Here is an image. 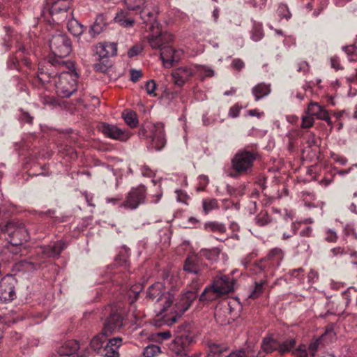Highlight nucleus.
Segmentation results:
<instances>
[{
  "instance_id": "nucleus-1",
  "label": "nucleus",
  "mask_w": 357,
  "mask_h": 357,
  "mask_svg": "<svg viewBox=\"0 0 357 357\" xmlns=\"http://www.w3.org/2000/svg\"><path fill=\"white\" fill-rule=\"evenodd\" d=\"M78 74L70 60L50 57L39 63L37 77L42 84L54 82L56 93L69 98L77 91Z\"/></svg>"
},
{
  "instance_id": "nucleus-2",
  "label": "nucleus",
  "mask_w": 357,
  "mask_h": 357,
  "mask_svg": "<svg viewBox=\"0 0 357 357\" xmlns=\"http://www.w3.org/2000/svg\"><path fill=\"white\" fill-rule=\"evenodd\" d=\"M103 315L105 321L102 331L106 335H112L124 325L125 310L120 303L106 306L103 310Z\"/></svg>"
},
{
  "instance_id": "nucleus-3",
  "label": "nucleus",
  "mask_w": 357,
  "mask_h": 357,
  "mask_svg": "<svg viewBox=\"0 0 357 357\" xmlns=\"http://www.w3.org/2000/svg\"><path fill=\"white\" fill-rule=\"evenodd\" d=\"M174 339L169 345V351L176 357H188L194 335L188 324L181 325L175 331Z\"/></svg>"
},
{
  "instance_id": "nucleus-4",
  "label": "nucleus",
  "mask_w": 357,
  "mask_h": 357,
  "mask_svg": "<svg viewBox=\"0 0 357 357\" xmlns=\"http://www.w3.org/2000/svg\"><path fill=\"white\" fill-rule=\"evenodd\" d=\"M0 228L2 233L7 234L6 241L15 247L16 250L18 249V246L22 245L24 242L28 241L30 238L28 229L19 220H10L5 225H0ZM13 252L15 254L17 253V250H13Z\"/></svg>"
},
{
  "instance_id": "nucleus-5",
  "label": "nucleus",
  "mask_w": 357,
  "mask_h": 357,
  "mask_svg": "<svg viewBox=\"0 0 357 357\" xmlns=\"http://www.w3.org/2000/svg\"><path fill=\"white\" fill-rule=\"evenodd\" d=\"M66 248L67 243L63 240L56 241L47 245L40 246L37 253L38 262L24 260L21 261V264L27 270H37L42 267L45 259L59 257Z\"/></svg>"
},
{
  "instance_id": "nucleus-6",
  "label": "nucleus",
  "mask_w": 357,
  "mask_h": 357,
  "mask_svg": "<svg viewBox=\"0 0 357 357\" xmlns=\"http://www.w3.org/2000/svg\"><path fill=\"white\" fill-rule=\"evenodd\" d=\"M129 10H139L140 18L144 24H151V29L158 25L157 6L149 0H124Z\"/></svg>"
},
{
  "instance_id": "nucleus-7",
  "label": "nucleus",
  "mask_w": 357,
  "mask_h": 357,
  "mask_svg": "<svg viewBox=\"0 0 357 357\" xmlns=\"http://www.w3.org/2000/svg\"><path fill=\"white\" fill-rule=\"evenodd\" d=\"M259 154L256 148L245 147L239 149L231 159V167L237 174H247L259 158Z\"/></svg>"
},
{
  "instance_id": "nucleus-8",
  "label": "nucleus",
  "mask_w": 357,
  "mask_h": 357,
  "mask_svg": "<svg viewBox=\"0 0 357 357\" xmlns=\"http://www.w3.org/2000/svg\"><path fill=\"white\" fill-rule=\"evenodd\" d=\"M200 282H194L190 284L189 289L181 294L176 301L174 305V312L176 315L172 316L169 320H165L166 324L169 325L176 321L177 317H181L185 312H186L192 305V303L197 299L198 296V291L200 289Z\"/></svg>"
},
{
  "instance_id": "nucleus-9",
  "label": "nucleus",
  "mask_w": 357,
  "mask_h": 357,
  "mask_svg": "<svg viewBox=\"0 0 357 357\" xmlns=\"http://www.w3.org/2000/svg\"><path fill=\"white\" fill-rule=\"evenodd\" d=\"M234 280L229 275H222L216 278L211 287H206L200 294V302L213 301L216 296L227 294L234 291Z\"/></svg>"
},
{
  "instance_id": "nucleus-10",
  "label": "nucleus",
  "mask_w": 357,
  "mask_h": 357,
  "mask_svg": "<svg viewBox=\"0 0 357 357\" xmlns=\"http://www.w3.org/2000/svg\"><path fill=\"white\" fill-rule=\"evenodd\" d=\"M49 42L52 54L49 55L46 61L50 57L63 59V58L68 56L72 51V42L62 31H57L52 35Z\"/></svg>"
},
{
  "instance_id": "nucleus-11",
  "label": "nucleus",
  "mask_w": 357,
  "mask_h": 357,
  "mask_svg": "<svg viewBox=\"0 0 357 357\" xmlns=\"http://www.w3.org/2000/svg\"><path fill=\"white\" fill-rule=\"evenodd\" d=\"M183 271L187 273L195 275V278L192 279L191 284L194 282H199L201 287L207 277L208 266L203 262L200 256L192 255L188 256L185 259Z\"/></svg>"
},
{
  "instance_id": "nucleus-12",
  "label": "nucleus",
  "mask_w": 357,
  "mask_h": 357,
  "mask_svg": "<svg viewBox=\"0 0 357 357\" xmlns=\"http://www.w3.org/2000/svg\"><path fill=\"white\" fill-rule=\"evenodd\" d=\"M146 297L151 300H156L157 303L162 306L161 310L166 311L172 304L173 296L165 291L162 282H155L150 286L146 292Z\"/></svg>"
},
{
  "instance_id": "nucleus-13",
  "label": "nucleus",
  "mask_w": 357,
  "mask_h": 357,
  "mask_svg": "<svg viewBox=\"0 0 357 357\" xmlns=\"http://www.w3.org/2000/svg\"><path fill=\"white\" fill-rule=\"evenodd\" d=\"M146 25H150L149 29L151 31V33L149 34L146 36V40L150 45V47L153 50H161L167 45H169L174 40V36L169 32L162 31L159 29L160 23L158 22V25L155 24V27L151 28V24H146Z\"/></svg>"
},
{
  "instance_id": "nucleus-14",
  "label": "nucleus",
  "mask_w": 357,
  "mask_h": 357,
  "mask_svg": "<svg viewBox=\"0 0 357 357\" xmlns=\"http://www.w3.org/2000/svg\"><path fill=\"white\" fill-rule=\"evenodd\" d=\"M32 52L31 48L26 47L24 45L18 43L15 54L10 55L7 60V68L10 70L15 69L20 72V60L29 69H32V62L29 56Z\"/></svg>"
},
{
  "instance_id": "nucleus-15",
  "label": "nucleus",
  "mask_w": 357,
  "mask_h": 357,
  "mask_svg": "<svg viewBox=\"0 0 357 357\" xmlns=\"http://www.w3.org/2000/svg\"><path fill=\"white\" fill-rule=\"evenodd\" d=\"M146 188L144 185H139L136 188H132L128 193L126 200L120 206L128 210H135L140 204L144 203L146 199Z\"/></svg>"
},
{
  "instance_id": "nucleus-16",
  "label": "nucleus",
  "mask_w": 357,
  "mask_h": 357,
  "mask_svg": "<svg viewBox=\"0 0 357 357\" xmlns=\"http://www.w3.org/2000/svg\"><path fill=\"white\" fill-rule=\"evenodd\" d=\"M149 130L151 132V135H147L146 134V128H142L139 131V134L140 136L151 137V146L152 148L157 151L161 150L166 143L163 126L160 123L153 125L149 128Z\"/></svg>"
},
{
  "instance_id": "nucleus-17",
  "label": "nucleus",
  "mask_w": 357,
  "mask_h": 357,
  "mask_svg": "<svg viewBox=\"0 0 357 357\" xmlns=\"http://www.w3.org/2000/svg\"><path fill=\"white\" fill-rule=\"evenodd\" d=\"M98 130L101 132L105 137L121 142H126L130 137L128 130L121 129L116 125L107 123H101L98 126Z\"/></svg>"
},
{
  "instance_id": "nucleus-18",
  "label": "nucleus",
  "mask_w": 357,
  "mask_h": 357,
  "mask_svg": "<svg viewBox=\"0 0 357 357\" xmlns=\"http://www.w3.org/2000/svg\"><path fill=\"white\" fill-rule=\"evenodd\" d=\"M17 283L13 275H6L0 280V301L6 303L15 298V286Z\"/></svg>"
},
{
  "instance_id": "nucleus-19",
  "label": "nucleus",
  "mask_w": 357,
  "mask_h": 357,
  "mask_svg": "<svg viewBox=\"0 0 357 357\" xmlns=\"http://www.w3.org/2000/svg\"><path fill=\"white\" fill-rule=\"evenodd\" d=\"M108 24L106 15L103 14H98L94 22L90 26L88 34L85 40L90 43L95 39L99 34L103 32Z\"/></svg>"
},
{
  "instance_id": "nucleus-20",
  "label": "nucleus",
  "mask_w": 357,
  "mask_h": 357,
  "mask_svg": "<svg viewBox=\"0 0 357 357\" xmlns=\"http://www.w3.org/2000/svg\"><path fill=\"white\" fill-rule=\"evenodd\" d=\"M107 342L100 351V355L104 357H119V349L122 345V338L116 337L107 339Z\"/></svg>"
},
{
  "instance_id": "nucleus-21",
  "label": "nucleus",
  "mask_w": 357,
  "mask_h": 357,
  "mask_svg": "<svg viewBox=\"0 0 357 357\" xmlns=\"http://www.w3.org/2000/svg\"><path fill=\"white\" fill-rule=\"evenodd\" d=\"M194 74L195 70L192 68L184 66L174 70L172 76L175 84L182 86Z\"/></svg>"
},
{
  "instance_id": "nucleus-22",
  "label": "nucleus",
  "mask_w": 357,
  "mask_h": 357,
  "mask_svg": "<svg viewBox=\"0 0 357 357\" xmlns=\"http://www.w3.org/2000/svg\"><path fill=\"white\" fill-rule=\"evenodd\" d=\"M307 114L315 116L318 119L325 121L328 125H331V119L325 108L317 102H311L307 109Z\"/></svg>"
},
{
  "instance_id": "nucleus-23",
  "label": "nucleus",
  "mask_w": 357,
  "mask_h": 357,
  "mask_svg": "<svg viewBox=\"0 0 357 357\" xmlns=\"http://www.w3.org/2000/svg\"><path fill=\"white\" fill-rule=\"evenodd\" d=\"M70 0H47L46 6L51 15L67 13L70 9Z\"/></svg>"
},
{
  "instance_id": "nucleus-24",
  "label": "nucleus",
  "mask_w": 357,
  "mask_h": 357,
  "mask_svg": "<svg viewBox=\"0 0 357 357\" xmlns=\"http://www.w3.org/2000/svg\"><path fill=\"white\" fill-rule=\"evenodd\" d=\"M117 53V45L115 43L104 42L96 46V54L100 59L115 56Z\"/></svg>"
},
{
  "instance_id": "nucleus-25",
  "label": "nucleus",
  "mask_w": 357,
  "mask_h": 357,
  "mask_svg": "<svg viewBox=\"0 0 357 357\" xmlns=\"http://www.w3.org/2000/svg\"><path fill=\"white\" fill-rule=\"evenodd\" d=\"M284 256V251L280 248L271 249L267 255L264 258L268 267H278L280 265Z\"/></svg>"
},
{
  "instance_id": "nucleus-26",
  "label": "nucleus",
  "mask_w": 357,
  "mask_h": 357,
  "mask_svg": "<svg viewBox=\"0 0 357 357\" xmlns=\"http://www.w3.org/2000/svg\"><path fill=\"white\" fill-rule=\"evenodd\" d=\"M79 344L75 340H70L64 342L57 350L59 356H71L77 354Z\"/></svg>"
},
{
  "instance_id": "nucleus-27",
  "label": "nucleus",
  "mask_w": 357,
  "mask_h": 357,
  "mask_svg": "<svg viewBox=\"0 0 357 357\" xmlns=\"http://www.w3.org/2000/svg\"><path fill=\"white\" fill-rule=\"evenodd\" d=\"M271 91V85L264 82L257 84L252 89V93L255 96L256 101H258L264 97L268 96Z\"/></svg>"
},
{
  "instance_id": "nucleus-28",
  "label": "nucleus",
  "mask_w": 357,
  "mask_h": 357,
  "mask_svg": "<svg viewBox=\"0 0 357 357\" xmlns=\"http://www.w3.org/2000/svg\"><path fill=\"white\" fill-rule=\"evenodd\" d=\"M67 27L68 31L75 37L80 36L86 29V26L73 17L68 20Z\"/></svg>"
},
{
  "instance_id": "nucleus-29",
  "label": "nucleus",
  "mask_w": 357,
  "mask_h": 357,
  "mask_svg": "<svg viewBox=\"0 0 357 357\" xmlns=\"http://www.w3.org/2000/svg\"><path fill=\"white\" fill-rule=\"evenodd\" d=\"M109 335L103 334V331L101 333L96 335L91 341V347L96 351L98 354H100V351L104 348L103 344L107 340Z\"/></svg>"
},
{
  "instance_id": "nucleus-30",
  "label": "nucleus",
  "mask_w": 357,
  "mask_h": 357,
  "mask_svg": "<svg viewBox=\"0 0 357 357\" xmlns=\"http://www.w3.org/2000/svg\"><path fill=\"white\" fill-rule=\"evenodd\" d=\"M130 249L123 245L121 248L119 254L115 258V263L126 268L128 266V259L130 257Z\"/></svg>"
},
{
  "instance_id": "nucleus-31",
  "label": "nucleus",
  "mask_w": 357,
  "mask_h": 357,
  "mask_svg": "<svg viewBox=\"0 0 357 357\" xmlns=\"http://www.w3.org/2000/svg\"><path fill=\"white\" fill-rule=\"evenodd\" d=\"M279 342L272 337H265L263 339L261 348L265 354H270L278 350Z\"/></svg>"
},
{
  "instance_id": "nucleus-32",
  "label": "nucleus",
  "mask_w": 357,
  "mask_h": 357,
  "mask_svg": "<svg viewBox=\"0 0 357 357\" xmlns=\"http://www.w3.org/2000/svg\"><path fill=\"white\" fill-rule=\"evenodd\" d=\"M174 54V49L167 45L162 50H160V59L163 62V64L166 67L172 66L171 59H172V55Z\"/></svg>"
},
{
  "instance_id": "nucleus-33",
  "label": "nucleus",
  "mask_w": 357,
  "mask_h": 357,
  "mask_svg": "<svg viewBox=\"0 0 357 357\" xmlns=\"http://www.w3.org/2000/svg\"><path fill=\"white\" fill-rule=\"evenodd\" d=\"M122 117L130 128H134L138 126V119L135 112L126 110L123 112Z\"/></svg>"
},
{
  "instance_id": "nucleus-34",
  "label": "nucleus",
  "mask_w": 357,
  "mask_h": 357,
  "mask_svg": "<svg viewBox=\"0 0 357 357\" xmlns=\"http://www.w3.org/2000/svg\"><path fill=\"white\" fill-rule=\"evenodd\" d=\"M263 37L264 31L262 24L261 23L254 22L251 31V39L255 42H257L262 39Z\"/></svg>"
},
{
  "instance_id": "nucleus-35",
  "label": "nucleus",
  "mask_w": 357,
  "mask_h": 357,
  "mask_svg": "<svg viewBox=\"0 0 357 357\" xmlns=\"http://www.w3.org/2000/svg\"><path fill=\"white\" fill-rule=\"evenodd\" d=\"M204 229L207 231L225 233L226 227L225 225L218 222H208L204 224Z\"/></svg>"
},
{
  "instance_id": "nucleus-36",
  "label": "nucleus",
  "mask_w": 357,
  "mask_h": 357,
  "mask_svg": "<svg viewBox=\"0 0 357 357\" xmlns=\"http://www.w3.org/2000/svg\"><path fill=\"white\" fill-rule=\"evenodd\" d=\"M269 268L266 262V259L262 258L259 261H256L248 269L253 273L259 274L261 272H266Z\"/></svg>"
},
{
  "instance_id": "nucleus-37",
  "label": "nucleus",
  "mask_w": 357,
  "mask_h": 357,
  "mask_svg": "<svg viewBox=\"0 0 357 357\" xmlns=\"http://www.w3.org/2000/svg\"><path fill=\"white\" fill-rule=\"evenodd\" d=\"M296 346V340L294 339H287L282 342H279V347L278 351L283 354L289 352Z\"/></svg>"
},
{
  "instance_id": "nucleus-38",
  "label": "nucleus",
  "mask_w": 357,
  "mask_h": 357,
  "mask_svg": "<svg viewBox=\"0 0 357 357\" xmlns=\"http://www.w3.org/2000/svg\"><path fill=\"white\" fill-rule=\"evenodd\" d=\"M203 210L206 214L214 209L218 208V203L215 199H205L202 201Z\"/></svg>"
},
{
  "instance_id": "nucleus-39",
  "label": "nucleus",
  "mask_w": 357,
  "mask_h": 357,
  "mask_svg": "<svg viewBox=\"0 0 357 357\" xmlns=\"http://www.w3.org/2000/svg\"><path fill=\"white\" fill-rule=\"evenodd\" d=\"M197 255L200 256L202 259L204 257L208 260L213 261L218 258V252L215 249H202Z\"/></svg>"
},
{
  "instance_id": "nucleus-40",
  "label": "nucleus",
  "mask_w": 357,
  "mask_h": 357,
  "mask_svg": "<svg viewBox=\"0 0 357 357\" xmlns=\"http://www.w3.org/2000/svg\"><path fill=\"white\" fill-rule=\"evenodd\" d=\"M142 287L139 285L132 287L127 293V296L130 304L133 303L139 296Z\"/></svg>"
},
{
  "instance_id": "nucleus-41",
  "label": "nucleus",
  "mask_w": 357,
  "mask_h": 357,
  "mask_svg": "<svg viewBox=\"0 0 357 357\" xmlns=\"http://www.w3.org/2000/svg\"><path fill=\"white\" fill-rule=\"evenodd\" d=\"M160 353V347L155 344H149L144 348L143 355L144 357H154Z\"/></svg>"
},
{
  "instance_id": "nucleus-42",
  "label": "nucleus",
  "mask_w": 357,
  "mask_h": 357,
  "mask_svg": "<svg viewBox=\"0 0 357 357\" xmlns=\"http://www.w3.org/2000/svg\"><path fill=\"white\" fill-rule=\"evenodd\" d=\"M255 223L259 227H264L271 222V218L266 212L261 213L255 218Z\"/></svg>"
},
{
  "instance_id": "nucleus-43",
  "label": "nucleus",
  "mask_w": 357,
  "mask_h": 357,
  "mask_svg": "<svg viewBox=\"0 0 357 357\" xmlns=\"http://www.w3.org/2000/svg\"><path fill=\"white\" fill-rule=\"evenodd\" d=\"M278 15L282 18H285L287 20L291 17V14L287 4L280 3L277 10Z\"/></svg>"
},
{
  "instance_id": "nucleus-44",
  "label": "nucleus",
  "mask_w": 357,
  "mask_h": 357,
  "mask_svg": "<svg viewBox=\"0 0 357 357\" xmlns=\"http://www.w3.org/2000/svg\"><path fill=\"white\" fill-rule=\"evenodd\" d=\"M264 281H260L259 282H255V286L253 290L250 292L249 297L253 299L258 298L264 289Z\"/></svg>"
},
{
  "instance_id": "nucleus-45",
  "label": "nucleus",
  "mask_w": 357,
  "mask_h": 357,
  "mask_svg": "<svg viewBox=\"0 0 357 357\" xmlns=\"http://www.w3.org/2000/svg\"><path fill=\"white\" fill-rule=\"evenodd\" d=\"M224 349L218 344L210 346L206 357H222Z\"/></svg>"
},
{
  "instance_id": "nucleus-46",
  "label": "nucleus",
  "mask_w": 357,
  "mask_h": 357,
  "mask_svg": "<svg viewBox=\"0 0 357 357\" xmlns=\"http://www.w3.org/2000/svg\"><path fill=\"white\" fill-rule=\"evenodd\" d=\"M330 252H331V256L332 257H341L347 254L350 255V253H351L349 252L348 249H346L345 248L340 247V246L332 248L330 250Z\"/></svg>"
},
{
  "instance_id": "nucleus-47",
  "label": "nucleus",
  "mask_w": 357,
  "mask_h": 357,
  "mask_svg": "<svg viewBox=\"0 0 357 357\" xmlns=\"http://www.w3.org/2000/svg\"><path fill=\"white\" fill-rule=\"evenodd\" d=\"M40 100L43 105L50 107H54L59 104L57 100L54 96H41Z\"/></svg>"
},
{
  "instance_id": "nucleus-48",
  "label": "nucleus",
  "mask_w": 357,
  "mask_h": 357,
  "mask_svg": "<svg viewBox=\"0 0 357 357\" xmlns=\"http://www.w3.org/2000/svg\"><path fill=\"white\" fill-rule=\"evenodd\" d=\"M197 71L199 73L200 75L204 77H211L214 75L213 70L203 66H196Z\"/></svg>"
},
{
  "instance_id": "nucleus-49",
  "label": "nucleus",
  "mask_w": 357,
  "mask_h": 357,
  "mask_svg": "<svg viewBox=\"0 0 357 357\" xmlns=\"http://www.w3.org/2000/svg\"><path fill=\"white\" fill-rule=\"evenodd\" d=\"M293 355L296 357H308L307 347L305 344H301L292 351Z\"/></svg>"
},
{
  "instance_id": "nucleus-50",
  "label": "nucleus",
  "mask_w": 357,
  "mask_h": 357,
  "mask_svg": "<svg viewBox=\"0 0 357 357\" xmlns=\"http://www.w3.org/2000/svg\"><path fill=\"white\" fill-rule=\"evenodd\" d=\"M145 90L146 93L152 96H155V91L156 89V84L153 79H150L147 81L145 84Z\"/></svg>"
},
{
  "instance_id": "nucleus-51",
  "label": "nucleus",
  "mask_w": 357,
  "mask_h": 357,
  "mask_svg": "<svg viewBox=\"0 0 357 357\" xmlns=\"http://www.w3.org/2000/svg\"><path fill=\"white\" fill-rule=\"evenodd\" d=\"M337 233L331 229H328L326 230L325 231V240L327 242H329V243H335L337 241Z\"/></svg>"
},
{
  "instance_id": "nucleus-52",
  "label": "nucleus",
  "mask_w": 357,
  "mask_h": 357,
  "mask_svg": "<svg viewBox=\"0 0 357 357\" xmlns=\"http://www.w3.org/2000/svg\"><path fill=\"white\" fill-rule=\"evenodd\" d=\"M20 121L23 123H26L28 124H32L33 117L30 115V114L23 109H20Z\"/></svg>"
},
{
  "instance_id": "nucleus-53",
  "label": "nucleus",
  "mask_w": 357,
  "mask_h": 357,
  "mask_svg": "<svg viewBox=\"0 0 357 357\" xmlns=\"http://www.w3.org/2000/svg\"><path fill=\"white\" fill-rule=\"evenodd\" d=\"M143 50V47L141 45H135L131 47L128 51V56L130 58L139 55Z\"/></svg>"
},
{
  "instance_id": "nucleus-54",
  "label": "nucleus",
  "mask_w": 357,
  "mask_h": 357,
  "mask_svg": "<svg viewBox=\"0 0 357 357\" xmlns=\"http://www.w3.org/2000/svg\"><path fill=\"white\" fill-rule=\"evenodd\" d=\"M319 344L320 340L319 339H317L314 341L312 342L307 347V350L309 351L312 357L314 356Z\"/></svg>"
},
{
  "instance_id": "nucleus-55",
  "label": "nucleus",
  "mask_w": 357,
  "mask_h": 357,
  "mask_svg": "<svg viewBox=\"0 0 357 357\" xmlns=\"http://www.w3.org/2000/svg\"><path fill=\"white\" fill-rule=\"evenodd\" d=\"M176 199L179 202H182L188 204V200L189 199V196L183 190H176Z\"/></svg>"
},
{
  "instance_id": "nucleus-56",
  "label": "nucleus",
  "mask_w": 357,
  "mask_h": 357,
  "mask_svg": "<svg viewBox=\"0 0 357 357\" xmlns=\"http://www.w3.org/2000/svg\"><path fill=\"white\" fill-rule=\"evenodd\" d=\"M314 123V119L312 116H305L302 118V128H309L312 126Z\"/></svg>"
},
{
  "instance_id": "nucleus-57",
  "label": "nucleus",
  "mask_w": 357,
  "mask_h": 357,
  "mask_svg": "<svg viewBox=\"0 0 357 357\" xmlns=\"http://www.w3.org/2000/svg\"><path fill=\"white\" fill-rule=\"evenodd\" d=\"M130 17V16L129 13L128 11H126V10H121L120 12H119L116 15L114 20L115 21V22L119 23V22H120L121 21H123V20H126V18H128Z\"/></svg>"
},
{
  "instance_id": "nucleus-58",
  "label": "nucleus",
  "mask_w": 357,
  "mask_h": 357,
  "mask_svg": "<svg viewBox=\"0 0 357 357\" xmlns=\"http://www.w3.org/2000/svg\"><path fill=\"white\" fill-rule=\"evenodd\" d=\"M289 273L292 277L298 278L299 280H301L304 276V269L302 268L293 269L290 271Z\"/></svg>"
},
{
  "instance_id": "nucleus-59",
  "label": "nucleus",
  "mask_w": 357,
  "mask_h": 357,
  "mask_svg": "<svg viewBox=\"0 0 357 357\" xmlns=\"http://www.w3.org/2000/svg\"><path fill=\"white\" fill-rule=\"evenodd\" d=\"M241 107H240L238 104L234 105L232 106L229 111V116L231 118H236L238 116L239 113L241 109Z\"/></svg>"
},
{
  "instance_id": "nucleus-60",
  "label": "nucleus",
  "mask_w": 357,
  "mask_h": 357,
  "mask_svg": "<svg viewBox=\"0 0 357 357\" xmlns=\"http://www.w3.org/2000/svg\"><path fill=\"white\" fill-rule=\"evenodd\" d=\"M231 66L234 69L240 71L245 67V63L241 59H234L231 62Z\"/></svg>"
},
{
  "instance_id": "nucleus-61",
  "label": "nucleus",
  "mask_w": 357,
  "mask_h": 357,
  "mask_svg": "<svg viewBox=\"0 0 357 357\" xmlns=\"http://www.w3.org/2000/svg\"><path fill=\"white\" fill-rule=\"evenodd\" d=\"M118 24L123 28H131L135 25V20L134 18L130 17L126 18V20L119 22Z\"/></svg>"
},
{
  "instance_id": "nucleus-62",
  "label": "nucleus",
  "mask_w": 357,
  "mask_h": 357,
  "mask_svg": "<svg viewBox=\"0 0 357 357\" xmlns=\"http://www.w3.org/2000/svg\"><path fill=\"white\" fill-rule=\"evenodd\" d=\"M142 76V73L141 70L136 69L130 70V80L133 82H137L140 77Z\"/></svg>"
},
{
  "instance_id": "nucleus-63",
  "label": "nucleus",
  "mask_w": 357,
  "mask_h": 357,
  "mask_svg": "<svg viewBox=\"0 0 357 357\" xmlns=\"http://www.w3.org/2000/svg\"><path fill=\"white\" fill-rule=\"evenodd\" d=\"M331 158L335 162L339 163L341 165H345L347 162V159L339 154L333 153L331 155Z\"/></svg>"
},
{
  "instance_id": "nucleus-64",
  "label": "nucleus",
  "mask_w": 357,
  "mask_h": 357,
  "mask_svg": "<svg viewBox=\"0 0 357 357\" xmlns=\"http://www.w3.org/2000/svg\"><path fill=\"white\" fill-rule=\"evenodd\" d=\"M248 353L245 349L236 350L232 351L226 357H248Z\"/></svg>"
}]
</instances>
